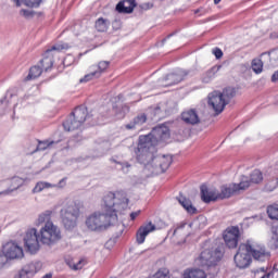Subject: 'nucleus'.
<instances>
[{
  "label": "nucleus",
  "mask_w": 278,
  "mask_h": 278,
  "mask_svg": "<svg viewBox=\"0 0 278 278\" xmlns=\"http://www.w3.org/2000/svg\"><path fill=\"white\" fill-rule=\"evenodd\" d=\"M104 213H93L86 219L90 231H105L111 225L118 223V214L129 207V199L123 192H109L103 198Z\"/></svg>",
  "instance_id": "1"
},
{
  "label": "nucleus",
  "mask_w": 278,
  "mask_h": 278,
  "mask_svg": "<svg viewBox=\"0 0 278 278\" xmlns=\"http://www.w3.org/2000/svg\"><path fill=\"white\" fill-rule=\"evenodd\" d=\"M168 138H170V130L165 125L154 127L148 135H140L135 149L137 162L143 166L153 164L157 153V144L166 142Z\"/></svg>",
  "instance_id": "2"
},
{
  "label": "nucleus",
  "mask_w": 278,
  "mask_h": 278,
  "mask_svg": "<svg viewBox=\"0 0 278 278\" xmlns=\"http://www.w3.org/2000/svg\"><path fill=\"white\" fill-rule=\"evenodd\" d=\"M256 262H266L270 257V252L266 251V247L253 239L247 240L245 243H241L235 255V264L237 268H249L251 266L252 258Z\"/></svg>",
  "instance_id": "3"
},
{
  "label": "nucleus",
  "mask_w": 278,
  "mask_h": 278,
  "mask_svg": "<svg viewBox=\"0 0 278 278\" xmlns=\"http://www.w3.org/2000/svg\"><path fill=\"white\" fill-rule=\"evenodd\" d=\"M91 116L92 114L88 113V108L85 105L77 106L68 118L63 122V127L65 131H75V129H79Z\"/></svg>",
  "instance_id": "4"
},
{
  "label": "nucleus",
  "mask_w": 278,
  "mask_h": 278,
  "mask_svg": "<svg viewBox=\"0 0 278 278\" xmlns=\"http://www.w3.org/2000/svg\"><path fill=\"white\" fill-rule=\"evenodd\" d=\"M60 216L63 227L66 229H75L77 227V218H79V205L75 202H71L65 207L61 208Z\"/></svg>",
  "instance_id": "5"
},
{
  "label": "nucleus",
  "mask_w": 278,
  "mask_h": 278,
  "mask_svg": "<svg viewBox=\"0 0 278 278\" xmlns=\"http://www.w3.org/2000/svg\"><path fill=\"white\" fill-rule=\"evenodd\" d=\"M62 240V232L60 228L52 224V222H48L40 229V242L41 244H46L47 247H52L55 242H60Z\"/></svg>",
  "instance_id": "6"
},
{
  "label": "nucleus",
  "mask_w": 278,
  "mask_h": 278,
  "mask_svg": "<svg viewBox=\"0 0 278 278\" xmlns=\"http://www.w3.org/2000/svg\"><path fill=\"white\" fill-rule=\"evenodd\" d=\"M38 238H40V236L36 228H31L26 231L24 237V247L28 253H31V255L40 251V240Z\"/></svg>",
  "instance_id": "7"
},
{
  "label": "nucleus",
  "mask_w": 278,
  "mask_h": 278,
  "mask_svg": "<svg viewBox=\"0 0 278 278\" xmlns=\"http://www.w3.org/2000/svg\"><path fill=\"white\" fill-rule=\"evenodd\" d=\"M66 49H68V43H56L52 46L51 49H48L45 52L43 59L39 63V66H41L42 71L49 73V71L53 68V56L50 55L51 51H64Z\"/></svg>",
  "instance_id": "8"
},
{
  "label": "nucleus",
  "mask_w": 278,
  "mask_h": 278,
  "mask_svg": "<svg viewBox=\"0 0 278 278\" xmlns=\"http://www.w3.org/2000/svg\"><path fill=\"white\" fill-rule=\"evenodd\" d=\"M223 239L228 249H236L238 247V242H240V227H228L223 233Z\"/></svg>",
  "instance_id": "9"
},
{
  "label": "nucleus",
  "mask_w": 278,
  "mask_h": 278,
  "mask_svg": "<svg viewBox=\"0 0 278 278\" xmlns=\"http://www.w3.org/2000/svg\"><path fill=\"white\" fill-rule=\"evenodd\" d=\"M220 257L222 254L218 250H204L201 252L199 260L201 266H206L207 268H210L212 266H216Z\"/></svg>",
  "instance_id": "10"
},
{
  "label": "nucleus",
  "mask_w": 278,
  "mask_h": 278,
  "mask_svg": "<svg viewBox=\"0 0 278 278\" xmlns=\"http://www.w3.org/2000/svg\"><path fill=\"white\" fill-rule=\"evenodd\" d=\"M208 106L212 108L215 114H222L227 105V101L224 100L223 93L220 91H213L208 94Z\"/></svg>",
  "instance_id": "11"
},
{
  "label": "nucleus",
  "mask_w": 278,
  "mask_h": 278,
  "mask_svg": "<svg viewBox=\"0 0 278 278\" xmlns=\"http://www.w3.org/2000/svg\"><path fill=\"white\" fill-rule=\"evenodd\" d=\"M2 255H4L9 262V260H22L25 253L23 252V248H21L17 243L8 242L5 245H3Z\"/></svg>",
  "instance_id": "12"
},
{
  "label": "nucleus",
  "mask_w": 278,
  "mask_h": 278,
  "mask_svg": "<svg viewBox=\"0 0 278 278\" xmlns=\"http://www.w3.org/2000/svg\"><path fill=\"white\" fill-rule=\"evenodd\" d=\"M157 227L153 223L143 224L136 233V240L138 244H144V240H147V236L149 233H153Z\"/></svg>",
  "instance_id": "13"
},
{
  "label": "nucleus",
  "mask_w": 278,
  "mask_h": 278,
  "mask_svg": "<svg viewBox=\"0 0 278 278\" xmlns=\"http://www.w3.org/2000/svg\"><path fill=\"white\" fill-rule=\"evenodd\" d=\"M170 164H173V156L170 155H157L154 156V160L152 161V166L154 168H160L161 173H166L170 167Z\"/></svg>",
  "instance_id": "14"
},
{
  "label": "nucleus",
  "mask_w": 278,
  "mask_h": 278,
  "mask_svg": "<svg viewBox=\"0 0 278 278\" xmlns=\"http://www.w3.org/2000/svg\"><path fill=\"white\" fill-rule=\"evenodd\" d=\"M201 200L203 203H212V201H218V192L216 189H210L206 185L200 187Z\"/></svg>",
  "instance_id": "15"
},
{
  "label": "nucleus",
  "mask_w": 278,
  "mask_h": 278,
  "mask_svg": "<svg viewBox=\"0 0 278 278\" xmlns=\"http://www.w3.org/2000/svg\"><path fill=\"white\" fill-rule=\"evenodd\" d=\"M185 77H188V72L186 70H178L165 77V81H167L165 86H175V84H180V81H184Z\"/></svg>",
  "instance_id": "16"
},
{
  "label": "nucleus",
  "mask_w": 278,
  "mask_h": 278,
  "mask_svg": "<svg viewBox=\"0 0 278 278\" xmlns=\"http://www.w3.org/2000/svg\"><path fill=\"white\" fill-rule=\"evenodd\" d=\"M181 121H184L186 125H199V123H201V119L199 118V114L194 109L182 112Z\"/></svg>",
  "instance_id": "17"
},
{
  "label": "nucleus",
  "mask_w": 278,
  "mask_h": 278,
  "mask_svg": "<svg viewBox=\"0 0 278 278\" xmlns=\"http://www.w3.org/2000/svg\"><path fill=\"white\" fill-rule=\"evenodd\" d=\"M38 273V264L29 263L24 266L15 276L14 278H31L34 275Z\"/></svg>",
  "instance_id": "18"
},
{
  "label": "nucleus",
  "mask_w": 278,
  "mask_h": 278,
  "mask_svg": "<svg viewBox=\"0 0 278 278\" xmlns=\"http://www.w3.org/2000/svg\"><path fill=\"white\" fill-rule=\"evenodd\" d=\"M136 8V0H123L116 4L115 10L119 14H131Z\"/></svg>",
  "instance_id": "19"
},
{
  "label": "nucleus",
  "mask_w": 278,
  "mask_h": 278,
  "mask_svg": "<svg viewBox=\"0 0 278 278\" xmlns=\"http://www.w3.org/2000/svg\"><path fill=\"white\" fill-rule=\"evenodd\" d=\"M147 123V114L140 113L134 119L126 125V129H138V127H142Z\"/></svg>",
  "instance_id": "20"
},
{
  "label": "nucleus",
  "mask_w": 278,
  "mask_h": 278,
  "mask_svg": "<svg viewBox=\"0 0 278 278\" xmlns=\"http://www.w3.org/2000/svg\"><path fill=\"white\" fill-rule=\"evenodd\" d=\"M238 189H236V185L231 184L229 186H223L222 191L218 193V199H229L237 194Z\"/></svg>",
  "instance_id": "21"
},
{
  "label": "nucleus",
  "mask_w": 278,
  "mask_h": 278,
  "mask_svg": "<svg viewBox=\"0 0 278 278\" xmlns=\"http://www.w3.org/2000/svg\"><path fill=\"white\" fill-rule=\"evenodd\" d=\"M220 68H223V65H214L208 71H206L202 75L203 84H210V81H212V79H214L216 77V73H218V71H220Z\"/></svg>",
  "instance_id": "22"
},
{
  "label": "nucleus",
  "mask_w": 278,
  "mask_h": 278,
  "mask_svg": "<svg viewBox=\"0 0 278 278\" xmlns=\"http://www.w3.org/2000/svg\"><path fill=\"white\" fill-rule=\"evenodd\" d=\"M178 203L181 204V206L188 212V214H197V207L192 205V201L190 199H187L184 195H179L177 198Z\"/></svg>",
  "instance_id": "23"
},
{
  "label": "nucleus",
  "mask_w": 278,
  "mask_h": 278,
  "mask_svg": "<svg viewBox=\"0 0 278 278\" xmlns=\"http://www.w3.org/2000/svg\"><path fill=\"white\" fill-rule=\"evenodd\" d=\"M11 184H12L13 188L0 191V197L1 195L8 197V194H12V192H14V190H18V188H21V186H23V180L20 177H13L11 180Z\"/></svg>",
  "instance_id": "24"
},
{
  "label": "nucleus",
  "mask_w": 278,
  "mask_h": 278,
  "mask_svg": "<svg viewBox=\"0 0 278 278\" xmlns=\"http://www.w3.org/2000/svg\"><path fill=\"white\" fill-rule=\"evenodd\" d=\"M15 3L16 8H21V5H26L27 8H40V3L42 0H12Z\"/></svg>",
  "instance_id": "25"
},
{
  "label": "nucleus",
  "mask_w": 278,
  "mask_h": 278,
  "mask_svg": "<svg viewBox=\"0 0 278 278\" xmlns=\"http://www.w3.org/2000/svg\"><path fill=\"white\" fill-rule=\"evenodd\" d=\"M109 67H110V61H100L98 65L90 66L89 71H94L96 73H100V77H101V75H103V73H105V71H108Z\"/></svg>",
  "instance_id": "26"
},
{
  "label": "nucleus",
  "mask_w": 278,
  "mask_h": 278,
  "mask_svg": "<svg viewBox=\"0 0 278 278\" xmlns=\"http://www.w3.org/2000/svg\"><path fill=\"white\" fill-rule=\"evenodd\" d=\"M251 180L249 176H241L240 182L235 184V188L237 189V192H240V190H248V188H251Z\"/></svg>",
  "instance_id": "27"
},
{
  "label": "nucleus",
  "mask_w": 278,
  "mask_h": 278,
  "mask_svg": "<svg viewBox=\"0 0 278 278\" xmlns=\"http://www.w3.org/2000/svg\"><path fill=\"white\" fill-rule=\"evenodd\" d=\"M94 27H96L97 31H100V33L106 31L108 28L110 27V20L99 17L96 21Z\"/></svg>",
  "instance_id": "28"
},
{
  "label": "nucleus",
  "mask_w": 278,
  "mask_h": 278,
  "mask_svg": "<svg viewBox=\"0 0 278 278\" xmlns=\"http://www.w3.org/2000/svg\"><path fill=\"white\" fill-rule=\"evenodd\" d=\"M42 75V68L40 65H35L30 67L29 73L26 77V80L29 81V79H38Z\"/></svg>",
  "instance_id": "29"
},
{
  "label": "nucleus",
  "mask_w": 278,
  "mask_h": 278,
  "mask_svg": "<svg viewBox=\"0 0 278 278\" xmlns=\"http://www.w3.org/2000/svg\"><path fill=\"white\" fill-rule=\"evenodd\" d=\"M184 278H207V276L203 269H191L189 271H185Z\"/></svg>",
  "instance_id": "30"
},
{
  "label": "nucleus",
  "mask_w": 278,
  "mask_h": 278,
  "mask_svg": "<svg viewBox=\"0 0 278 278\" xmlns=\"http://www.w3.org/2000/svg\"><path fill=\"white\" fill-rule=\"evenodd\" d=\"M252 184H262L264 181V175L260 169H254L249 177Z\"/></svg>",
  "instance_id": "31"
},
{
  "label": "nucleus",
  "mask_w": 278,
  "mask_h": 278,
  "mask_svg": "<svg viewBox=\"0 0 278 278\" xmlns=\"http://www.w3.org/2000/svg\"><path fill=\"white\" fill-rule=\"evenodd\" d=\"M222 97L224 98V101H226V104L228 105L229 101L236 97V90L231 87H227L220 92Z\"/></svg>",
  "instance_id": "32"
},
{
  "label": "nucleus",
  "mask_w": 278,
  "mask_h": 278,
  "mask_svg": "<svg viewBox=\"0 0 278 278\" xmlns=\"http://www.w3.org/2000/svg\"><path fill=\"white\" fill-rule=\"evenodd\" d=\"M252 71L256 75H260V73H262V71H264V62L262 61V59L252 60Z\"/></svg>",
  "instance_id": "33"
},
{
  "label": "nucleus",
  "mask_w": 278,
  "mask_h": 278,
  "mask_svg": "<svg viewBox=\"0 0 278 278\" xmlns=\"http://www.w3.org/2000/svg\"><path fill=\"white\" fill-rule=\"evenodd\" d=\"M100 73L96 72L94 70H90V73L85 75L83 78H80V84H86L88 81H92V79H99Z\"/></svg>",
  "instance_id": "34"
},
{
  "label": "nucleus",
  "mask_w": 278,
  "mask_h": 278,
  "mask_svg": "<svg viewBox=\"0 0 278 278\" xmlns=\"http://www.w3.org/2000/svg\"><path fill=\"white\" fill-rule=\"evenodd\" d=\"M267 215L270 220H278V205H270L267 207Z\"/></svg>",
  "instance_id": "35"
},
{
  "label": "nucleus",
  "mask_w": 278,
  "mask_h": 278,
  "mask_svg": "<svg viewBox=\"0 0 278 278\" xmlns=\"http://www.w3.org/2000/svg\"><path fill=\"white\" fill-rule=\"evenodd\" d=\"M47 188H53V186L49 182H37L33 189V193L36 194L38 192H42Z\"/></svg>",
  "instance_id": "36"
},
{
  "label": "nucleus",
  "mask_w": 278,
  "mask_h": 278,
  "mask_svg": "<svg viewBox=\"0 0 278 278\" xmlns=\"http://www.w3.org/2000/svg\"><path fill=\"white\" fill-rule=\"evenodd\" d=\"M60 140L58 141H39L36 151H46V149H49L52 144H58Z\"/></svg>",
  "instance_id": "37"
},
{
  "label": "nucleus",
  "mask_w": 278,
  "mask_h": 278,
  "mask_svg": "<svg viewBox=\"0 0 278 278\" xmlns=\"http://www.w3.org/2000/svg\"><path fill=\"white\" fill-rule=\"evenodd\" d=\"M78 142H81V135H76V136L72 137L67 141V149H73V147H77Z\"/></svg>",
  "instance_id": "38"
},
{
  "label": "nucleus",
  "mask_w": 278,
  "mask_h": 278,
  "mask_svg": "<svg viewBox=\"0 0 278 278\" xmlns=\"http://www.w3.org/2000/svg\"><path fill=\"white\" fill-rule=\"evenodd\" d=\"M152 121H162V109L156 106L151 110Z\"/></svg>",
  "instance_id": "39"
},
{
  "label": "nucleus",
  "mask_w": 278,
  "mask_h": 278,
  "mask_svg": "<svg viewBox=\"0 0 278 278\" xmlns=\"http://www.w3.org/2000/svg\"><path fill=\"white\" fill-rule=\"evenodd\" d=\"M50 218H51V211H46L45 213L39 215L38 225H42V223H49Z\"/></svg>",
  "instance_id": "40"
},
{
  "label": "nucleus",
  "mask_w": 278,
  "mask_h": 278,
  "mask_svg": "<svg viewBox=\"0 0 278 278\" xmlns=\"http://www.w3.org/2000/svg\"><path fill=\"white\" fill-rule=\"evenodd\" d=\"M168 275H169V271L167 268H161L153 276L149 278H169Z\"/></svg>",
  "instance_id": "41"
},
{
  "label": "nucleus",
  "mask_w": 278,
  "mask_h": 278,
  "mask_svg": "<svg viewBox=\"0 0 278 278\" xmlns=\"http://www.w3.org/2000/svg\"><path fill=\"white\" fill-rule=\"evenodd\" d=\"M21 14H22V16H25V18H31L34 16V14H36V12H34L31 10L22 9Z\"/></svg>",
  "instance_id": "42"
},
{
  "label": "nucleus",
  "mask_w": 278,
  "mask_h": 278,
  "mask_svg": "<svg viewBox=\"0 0 278 278\" xmlns=\"http://www.w3.org/2000/svg\"><path fill=\"white\" fill-rule=\"evenodd\" d=\"M111 162H113V164H119V166H122V170H125V168H131V164H129L128 162H118L116 161V159H111Z\"/></svg>",
  "instance_id": "43"
},
{
  "label": "nucleus",
  "mask_w": 278,
  "mask_h": 278,
  "mask_svg": "<svg viewBox=\"0 0 278 278\" xmlns=\"http://www.w3.org/2000/svg\"><path fill=\"white\" fill-rule=\"evenodd\" d=\"M5 264H8V257L0 253V270L5 267Z\"/></svg>",
  "instance_id": "44"
},
{
  "label": "nucleus",
  "mask_w": 278,
  "mask_h": 278,
  "mask_svg": "<svg viewBox=\"0 0 278 278\" xmlns=\"http://www.w3.org/2000/svg\"><path fill=\"white\" fill-rule=\"evenodd\" d=\"M212 53L215 55L216 60H220V58H223V50H220V48L213 49Z\"/></svg>",
  "instance_id": "45"
},
{
  "label": "nucleus",
  "mask_w": 278,
  "mask_h": 278,
  "mask_svg": "<svg viewBox=\"0 0 278 278\" xmlns=\"http://www.w3.org/2000/svg\"><path fill=\"white\" fill-rule=\"evenodd\" d=\"M84 268V260L73 263V270H81Z\"/></svg>",
  "instance_id": "46"
},
{
  "label": "nucleus",
  "mask_w": 278,
  "mask_h": 278,
  "mask_svg": "<svg viewBox=\"0 0 278 278\" xmlns=\"http://www.w3.org/2000/svg\"><path fill=\"white\" fill-rule=\"evenodd\" d=\"M129 112V106L128 105H124L122 106V113L121 115L118 116V118H125V114Z\"/></svg>",
  "instance_id": "47"
},
{
  "label": "nucleus",
  "mask_w": 278,
  "mask_h": 278,
  "mask_svg": "<svg viewBox=\"0 0 278 278\" xmlns=\"http://www.w3.org/2000/svg\"><path fill=\"white\" fill-rule=\"evenodd\" d=\"M140 216V211L130 213V220H136Z\"/></svg>",
  "instance_id": "48"
},
{
  "label": "nucleus",
  "mask_w": 278,
  "mask_h": 278,
  "mask_svg": "<svg viewBox=\"0 0 278 278\" xmlns=\"http://www.w3.org/2000/svg\"><path fill=\"white\" fill-rule=\"evenodd\" d=\"M271 81H273V84H277V81H278V70L276 72H274V74L271 75Z\"/></svg>",
  "instance_id": "49"
},
{
  "label": "nucleus",
  "mask_w": 278,
  "mask_h": 278,
  "mask_svg": "<svg viewBox=\"0 0 278 278\" xmlns=\"http://www.w3.org/2000/svg\"><path fill=\"white\" fill-rule=\"evenodd\" d=\"M64 186H66V178H62L59 184H58V188H64Z\"/></svg>",
  "instance_id": "50"
},
{
  "label": "nucleus",
  "mask_w": 278,
  "mask_h": 278,
  "mask_svg": "<svg viewBox=\"0 0 278 278\" xmlns=\"http://www.w3.org/2000/svg\"><path fill=\"white\" fill-rule=\"evenodd\" d=\"M66 264H67V266H70V268H72V270H73V264H75V262H74V261H68V260H66Z\"/></svg>",
  "instance_id": "51"
},
{
  "label": "nucleus",
  "mask_w": 278,
  "mask_h": 278,
  "mask_svg": "<svg viewBox=\"0 0 278 278\" xmlns=\"http://www.w3.org/2000/svg\"><path fill=\"white\" fill-rule=\"evenodd\" d=\"M222 0H214L215 5H218V3H220Z\"/></svg>",
  "instance_id": "52"
},
{
  "label": "nucleus",
  "mask_w": 278,
  "mask_h": 278,
  "mask_svg": "<svg viewBox=\"0 0 278 278\" xmlns=\"http://www.w3.org/2000/svg\"><path fill=\"white\" fill-rule=\"evenodd\" d=\"M5 102V98L0 100V105H3V103Z\"/></svg>",
  "instance_id": "53"
},
{
  "label": "nucleus",
  "mask_w": 278,
  "mask_h": 278,
  "mask_svg": "<svg viewBox=\"0 0 278 278\" xmlns=\"http://www.w3.org/2000/svg\"><path fill=\"white\" fill-rule=\"evenodd\" d=\"M164 42H166V38L162 40V45H164Z\"/></svg>",
  "instance_id": "54"
},
{
  "label": "nucleus",
  "mask_w": 278,
  "mask_h": 278,
  "mask_svg": "<svg viewBox=\"0 0 278 278\" xmlns=\"http://www.w3.org/2000/svg\"><path fill=\"white\" fill-rule=\"evenodd\" d=\"M167 38H170V35H167Z\"/></svg>",
  "instance_id": "55"
}]
</instances>
